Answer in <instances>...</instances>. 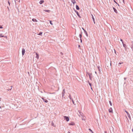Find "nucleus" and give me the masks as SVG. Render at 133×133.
Masks as SVG:
<instances>
[{
  "mask_svg": "<svg viewBox=\"0 0 133 133\" xmlns=\"http://www.w3.org/2000/svg\"><path fill=\"white\" fill-rule=\"evenodd\" d=\"M65 93V89H64L62 93V98H65V97L64 96V94Z\"/></svg>",
  "mask_w": 133,
  "mask_h": 133,
  "instance_id": "1",
  "label": "nucleus"
},
{
  "mask_svg": "<svg viewBox=\"0 0 133 133\" xmlns=\"http://www.w3.org/2000/svg\"><path fill=\"white\" fill-rule=\"evenodd\" d=\"M125 111L127 114L128 117L130 119H131V117H130V114L126 110H125Z\"/></svg>",
  "mask_w": 133,
  "mask_h": 133,
  "instance_id": "2",
  "label": "nucleus"
},
{
  "mask_svg": "<svg viewBox=\"0 0 133 133\" xmlns=\"http://www.w3.org/2000/svg\"><path fill=\"white\" fill-rule=\"evenodd\" d=\"M64 118L66 121L68 122L69 120V119L68 117L66 116H64Z\"/></svg>",
  "mask_w": 133,
  "mask_h": 133,
  "instance_id": "3",
  "label": "nucleus"
},
{
  "mask_svg": "<svg viewBox=\"0 0 133 133\" xmlns=\"http://www.w3.org/2000/svg\"><path fill=\"white\" fill-rule=\"evenodd\" d=\"M82 32H81V34H80L79 35V38H80V41H81V43L82 42Z\"/></svg>",
  "mask_w": 133,
  "mask_h": 133,
  "instance_id": "4",
  "label": "nucleus"
},
{
  "mask_svg": "<svg viewBox=\"0 0 133 133\" xmlns=\"http://www.w3.org/2000/svg\"><path fill=\"white\" fill-rule=\"evenodd\" d=\"M75 12L77 14V15L78 16V17H79L80 18H81V17L80 16L78 12L76 10H74Z\"/></svg>",
  "mask_w": 133,
  "mask_h": 133,
  "instance_id": "5",
  "label": "nucleus"
},
{
  "mask_svg": "<svg viewBox=\"0 0 133 133\" xmlns=\"http://www.w3.org/2000/svg\"><path fill=\"white\" fill-rule=\"evenodd\" d=\"M25 51V49L24 48H22V54L23 56L24 54Z\"/></svg>",
  "mask_w": 133,
  "mask_h": 133,
  "instance_id": "6",
  "label": "nucleus"
},
{
  "mask_svg": "<svg viewBox=\"0 0 133 133\" xmlns=\"http://www.w3.org/2000/svg\"><path fill=\"white\" fill-rule=\"evenodd\" d=\"M42 99L43 100V101L45 103H47L48 102V101L46 99H45L43 97H42Z\"/></svg>",
  "mask_w": 133,
  "mask_h": 133,
  "instance_id": "7",
  "label": "nucleus"
},
{
  "mask_svg": "<svg viewBox=\"0 0 133 133\" xmlns=\"http://www.w3.org/2000/svg\"><path fill=\"white\" fill-rule=\"evenodd\" d=\"M109 111L110 113H113V110L112 108H110V109H109Z\"/></svg>",
  "mask_w": 133,
  "mask_h": 133,
  "instance_id": "8",
  "label": "nucleus"
},
{
  "mask_svg": "<svg viewBox=\"0 0 133 133\" xmlns=\"http://www.w3.org/2000/svg\"><path fill=\"white\" fill-rule=\"evenodd\" d=\"M69 125H75V123L74 122H72L70 123H69Z\"/></svg>",
  "mask_w": 133,
  "mask_h": 133,
  "instance_id": "9",
  "label": "nucleus"
},
{
  "mask_svg": "<svg viewBox=\"0 0 133 133\" xmlns=\"http://www.w3.org/2000/svg\"><path fill=\"white\" fill-rule=\"evenodd\" d=\"M91 15L92 16V19H93V21L94 22V23L95 24V18L94 17V16H93V15L92 14H91Z\"/></svg>",
  "mask_w": 133,
  "mask_h": 133,
  "instance_id": "10",
  "label": "nucleus"
},
{
  "mask_svg": "<svg viewBox=\"0 0 133 133\" xmlns=\"http://www.w3.org/2000/svg\"><path fill=\"white\" fill-rule=\"evenodd\" d=\"M112 8L114 10V11L116 13H117V11L116 9L113 6Z\"/></svg>",
  "mask_w": 133,
  "mask_h": 133,
  "instance_id": "11",
  "label": "nucleus"
},
{
  "mask_svg": "<svg viewBox=\"0 0 133 133\" xmlns=\"http://www.w3.org/2000/svg\"><path fill=\"white\" fill-rule=\"evenodd\" d=\"M72 3L73 4H74L76 3V2L75 0H71Z\"/></svg>",
  "mask_w": 133,
  "mask_h": 133,
  "instance_id": "12",
  "label": "nucleus"
},
{
  "mask_svg": "<svg viewBox=\"0 0 133 133\" xmlns=\"http://www.w3.org/2000/svg\"><path fill=\"white\" fill-rule=\"evenodd\" d=\"M44 2V0H41L39 2V3L40 4H42Z\"/></svg>",
  "mask_w": 133,
  "mask_h": 133,
  "instance_id": "13",
  "label": "nucleus"
},
{
  "mask_svg": "<svg viewBox=\"0 0 133 133\" xmlns=\"http://www.w3.org/2000/svg\"><path fill=\"white\" fill-rule=\"evenodd\" d=\"M36 58H37V59H38L39 58V55L38 54H37V53H36Z\"/></svg>",
  "mask_w": 133,
  "mask_h": 133,
  "instance_id": "14",
  "label": "nucleus"
},
{
  "mask_svg": "<svg viewBox=\"0 0 133 133\" xmlns=\"http://www.w3.org/2000/svg\"><path fill=\"white\" fill-rule=\"evenodd\" d=\"M76 8L77 10H79V9H80L79 8V7L78 5H76Z\"/></svg>",
  "mask_w": 133,
  "mask_h": 133,
  "instance_id": "15",
  "label": "nucleus"
},
{
  "mask_svg": "<svg viewBox=\"0 0 133 133\" xmlns=\"http://www.w3.org/2000/svg\"><path fill=\"white\" fill-rule=\"evenodd\" d=\"M122 44H123V46L125 48H126L127 47L126 45V44H124V43H122Z\"/></svg>",
  "mask_w": 133,
  "mask_h": 133,
  "instance_id": "16",
  "label": "nucleus"
},
{
  "mask_svg": "<svg viewBox=\"0 0 133 133\" xmlns=\"http://www.w3.org/2000/svg\"><path fill=\"white\" fill-rule=\"evenodd\" d=\"M87 74H88L89 77L91 76L92 75V73H89L87 72Z\"/></svg>",
  "mask_w": 133,
  "mask_h": 133,
  "instance_id": "17",
  "label": "nucleus"
},
{
  "mask_svg": "<svg viewBox=\"0 0 133 133\" xmlns=\"http://www.w3.org/2000/svg\"><path fill=\"white\" fill-rule=\"evenodd\" d=\"M32 21L34 22H37V20L35 18H33L32 19Z\"/></svg>",
  "mask_w": 133,
  "mask_h": 133,
  "instance_id": "18",
  "label": "nucleus"
},
{
  "mask_svg": "<svg viewBox=\"0 0 133 133\" xmlns=\"http://www.w3.org/2000/svg\"><path fill=\"white\" fill-rule=\"evenodd\" d=\"M97 68L98 69L99 71V72H101V69H100V67L99 66H97Z\"/></svg>",
  "mask_w": 133,
  "mask_h": 133,
  "instance_id": "19",
  "label": "nucleus"
},
{
  "mask_svg": "<svg viewBox=\"0 0 133 133\" xmlns=\"http://www.w3.org/2000/svg\"><path fill=\"white\" fill-rule=\"evenodd\" d=\"M44 11L46 12H49L50 11V10H44Z\"/></svg>",
  "mask_w": 133,
  "mask_h": 133,
  "instance_id": "20",
  "label": "nucleus"
},
{
  "mask_svg": "<svg viewBox=\"0 0 133 133\" xmlns=\"http://www.w3.org/2000/svg\"><path fill=\"white\" fill-rule=\"evenodd\" d=\"M84 33L85 34L87 37H88V35L86 31L85 32H84Z\"/></svg>",
  "mask_w": 133,
  "mask_h": 133,
  "instance_id": "21",
  "label": "nucleus"
},
{
  "mask_svg": "<svg viewBox=\"0 0 133 133\" xmlns=\"http://www.w3.org/2000/svg\"><path fill=\"white\" fill-rule=\"evenodd\" d=\"M42 32H40L38 34V35L42 36Z\"/></svg>",
  "mask_w": 133,
  "mask_h": 133,
  "instance_id": "22",
  "label": "nucleus"
},
{
  "mask_svg": "<svg viewBox=\"0 0 133 133\" xmlns=\"http://www.w3.org/2000/svg\"><path fill=\"white\" fill-rule=\"evenodd\" d=\"M69 98H70V99L71 100H72V99H73L71 97V95L70 94L69 95Z\"/></svg>",
  "mask_w": 133,
  "mask_h": 133,
  "instance_id": "23",
  "label": "nucleus"
},
{
  "mask_svg": "<svg viewBox=\"0 0 133 133\" xmlns=\"http://www.w3.org/2000/svg\"><path fill=\"white\" fill-rule=\"evenodd\" d=\"M5 36L4 35H2V34H0V37H4Z\"/></svg>",
  "mask_w": 133,
  "mask_h": 133,
  "instance_id": "24",
  "label": "nucleus"
},
{
  "mask_svg": "<svg viewBox=\"0 0 133 133\" xmlns=\"http://www.w3.org/2000/svg\"><path fill=\"white\" fill-rule=\"evenodd\" d=\"M51 125H52V126H53L55 127L54 123L52 122H51Z\"/></svg>",
  "mask_w": 133,
  "mask_h": 133,
  "instance_id": "25",
  "label": "nucleus"
},
{
  "mask_svg": "<svg viewBox=\"0 0 133 133\" xmlns=\"http://www.w3.org/2000/svg\"><path fill=\"white\" fill-rule=\"evenodd\" d=\"M109 103L110 105L111 106H112V103H111V101H109Z\"/></svg>",
  "mask_w": 133,
  "mask_h": 133,
  "instance_id": "26",
  "label": "nucleus"
},
{
  "mask_svg": "<svg viewBox=\"0 0 133 133\" xmlns=\"http://www.w3.org/2000/svg\"><path fill=\"white\" fill-rule=\"evenodd\" d=\"M49 22H50V24L51 25H53V24L52 23V21H51V20H50L49 21Z\"/></svg>",
  "mask_w": 133,
  "mask_h": 133,
  "instance_id": "27",
  "label": "nucleus"
},
{
  "mask_svg": "<svg viewBox=\"0 0 133 133\" xmlns=\"http://www.w3.org/2000/svg\"><path fill=\"white\" fill-rule=\"evenodd\" d=\"M88 83H89V85L90 87H91V83L89 81L88 82Z\"/></svg>",
  "mask_w": 133,
  "mask_h": 133,
  "instance_id": "28",
  "label": "nucleus"
},
{
  "mask_svg": "<svg viewBox=\"0 0 133 133\" xmlns=\"http://www.w3.org/2000/svg\"><path fill=\"white\" fill-rule=\"evenodd\" d=\"M71 100L72 101L73 104H74V105H75V102H74V101L73 99H72V100Z\"/></svg>",
  "mask_w": 133,
  "mask_h": 133,
  "instance_id": "29",
  "label": "nucleus"
},
{
  "mask_svg": "<svg viewBox=\"0 0 133 133\" xmlns=\"http://www.w3.org/2000/svg\"><path fill=\"white\" fill-rule=\"evenodd\" d=\"M89 130L92 133H93V132L90 129H89Z\"/></svg>",
  "mask_w": 133,
  "mask_h": 133,
  "instance_id": "30",
  "label": "nucleus"
},
{
  "mask_svg": "<svg viewBox=\"0 0 133 133\" xmlns=\"http://www.w3.org/2000/svg\"><path fill=\"white\" fill-rule=\"evenodd\" d=\"M120 41L122 42V43H124L122 39H120Z\"/></svg>",
  "mask_w": 133,
  "mask_h": 133,
  "instance_id": "31",
  "label": "nucleus"
},
{
  "mask_svg": "<svg viewBox=\"0 0 133 133\" xmlns=\"http://www.w3.org/2000/svg\"><path fill=\"white\" fill-rule=\"evenodd\" d=\"M114 1L115 3L116 4H117V2L116 1H117L116 0H113Z\"/></svg>",
  "mask_w": 133,
  "mask_h": 133,
  "instance_id": "32",
  "label": "nucleus"
},
{
  "mask_svg": "<svg viewBox=\"0 0 133 133\" xmlns=\"http://www.w3.org/2000/svg\"><path fill=\"white\" fill-rule=\"evenodd\" d=\"M89 78L91 80L92 78V77L91 76L90 77H89Z\"/></svg>",
  "mask_w": 133,
  "mask_h": 133,
  "instance_id": "33",
  "label": "nucleus"
},
{
  "mask_svg": "<svg viewBox=\"0 0 133 133\" xmlns=\"http://www.w3.org/2000/svg\"><path fill=\"white\" fill-rule=\"evenodd\" d=\"M3 28L2 26L0 25V29H2Z\"/></svg>",
  "mask_w": 133,
  "mask_h": 133,
  "instance_id": "34",
  "label": "nucleus"
},
{
  "mask_svg": "<svg viewBox=\"0 0 133 133\" xmlns=\"http://www.w3.org/2000/svg\"><path fill=\"white\" fill-rule=\"evenodd\" d=\"M122 1H123V3L124 4H125V2L124 0H122Z\"/></svg>",
  "mask_w": 133,
  "mask_h": 133,
  "instance_id": "35",
  "label": "nucleus"
},
{
  "mask_svg": "<svg viewBox=\"0 0 133 133\" xmlns=\"http://www.w3.org/2000/svg\"><path fill=\"white\" fill-rule=\"evenodd\" d=\"M79 112L80 114L81 115H82V114H83V113L82 112H79Z\"/></svg>",
  "mask_w": 133,
  "mask_h": 133,
  "instance_id": "36",
  "label": "nucleus"
},
{
  "mask_svg": "<svg viewBox=\"0 0 133 133\" xmlns=\"http://www.w3.org/2000/svg\"><path fill=\"white\" fill-rule=\"evenodd\" d=\"M8 3L9 4V5H10V3L9 1H8Z\"/></svg>",
  "mask_w": 133,
  "mask_h": 133,
  "instance_id": "37",
  "label": "nucleus"
},
{
  "mask_svg": "<svg viewBox=\"0 0 133 133\" xmlns=\"http://www.w3.org/2000/svg\"><path fill=\"white\" fill-rule=\"evenodd\" d=\"M12 86H11V88L9 90H11V89H12Z\"/></svg>",
  "mask_w": 133,
  "mask_h": 133,
  "instance_id": "38",
  "label": "nucleus"
},
{
  "mask_svg": "<svg viewBox=\"0 0 133 133\" xmlns=\"http://www.w3.org/2000/svg\"><path fill=\"white\" fill-rule=\"evenodd\" d=\"M123 63L122 62V63H121V62H119V64H121L122 63Z\"/></svg>",
  "mask_w": 133,
  "mask_h": 133,
  "instance_id": "39",
  "label": "nucleus"
},
{
  "mask_svg": "<svg viewBox=\"0 0 133 133\" xmlns=\"http://www.w3.org/2000/svg\"><path fill=\"white\" fill-rule=\"evenodd\" d=\"M60 54L61 55H63V53L62 52H61Z\"/></svg>",
  "mask_w": 133,
  "mask_h": 133,
  "instance_id": "40",
  "label": "nucleus"
},
{
  "mask_svg": "<svg viewBox=\"0 0 133 133\" xmlns=\"http://www.w3.org/2000/svg\"><path fill=\"white\" fill-rule=\"evenodd\" d=\"M127 79V78L126 77H124V79L125 80L126 79Z\"/></svg>",
  "mask_w": 133,
  "mask_h": 133,
  "instance_id": "41",
  "label": "nucleus"
},
{
  "mask_svg": "<svg viewBox=\"0 0 133 133\" xmlns=\"http://www.w3.org/2000/svg\"><path fill=\"white\" fill-rule=\"evenodd\" d=\"M114 50L115 51V54H116V50H115V49H114ZM116 55H117L116 54Z\"/></svg>",
  "mask_w": 133,
  "mask_h": 133,
  "instance_id": "42",
  "label": "nucleus"
},
{
  "mask_svg": "<svg viewBox=\"0 0 133 133\" xmlns=\"http://www.w3.org/2000/svg\"><path fill=\"white\" fill-rule=\"evenodd\" d=\"M83 30L84 31V32L86 31L85 30V29H84Z\"/></svg>",
  "mask_w": 133,
  "mask_h": 133,
  "instance_id": "43",
  "label": "nucleus"
},
{
  "mask_svg": "<svg viewBox=\"0 0 133 133\" xmlns=\"http://www.w3.org/2000/svg\"><path fill=\"white\" fill-rule=\"evenodd\" d=\"M80 45H78V48H80Z\"/></svg>",
  "mask_w": 133,
  "mask_h": 133,
  "instance_id": "44",
  "label": "nucleus"
},
{
  "mask_svg": "<svg viewBox=\"0 0 133 133\" xmlns=\"http://www.w3.org/2000/svg\"><path fill=\"white\" fill-rule=\"evenodd\" d=\"M91 89L92 90H93V89H92V87H91Z\"/></svg>",
  "mask_w": 133,
  "mask_h": 133,
  "instance_id": "45",
  "label": "nucleus"
},
{
  "mask_svg": "<svg viewBox=\"0 0 133 133\" xmlns=\"http://www.w3.org/2000/svg\"><path fill=\"white\" fill-rule=\"evenodd\" d=\"M104 133H107V132L106 131H104Z\"/></svg>",
  "mask_w": 133,
  "mask_h": 133,
  "instance_id": "46",
  "label": "nucleus"
},
{
  "mask_svg": "<svg viewBox=\"0 0 133 133\" xmlns=\"http://www.w3.org/2000/svg\"><path fill=\"white\" fill-rule=\"evenodd\" d=\"M116 4L118 5V6H119V4H118L117 3V4Z\"/></svg>",
  "mask_w": 133,
  "mask_h": 133,
  "instance_id": "47",
  "label": "nucleus"
},
{
  "mask_svg": "<svg viewBox=\"0 0 133 133\" xmlns=\"http://www.w3.org/2000/svg\"><path fill=\"white\" fill-rule=\"evenodd\" d=\"M131 49H133V45H132L131 47Z\"/></svg>",
  "mask_w": 133,
  "mask_h": 133,
  "instance_id": "48",
  "label": "nucleus"
},
{
  "mask_svg": "<svg viewBox=\"0 0 133 133\" xmlns=\"http://www.w3.org/2000/svg\"><path fill=\"white\" fill-rule=\"evenodd\" d=\"M67 133H70V132L69 131H68Z\"/></svg>",
  "mask_w": 133,
  "mask_h": 133,
  "instance_id": "49",
  "label": "nucleus"
},
{
  "mask_svg": "<svg viewBox=\"0 0 133 133\" xmlns=\"http://www.w3.org/2000/svg\"><path fill=\"white\" fill-rule=\"evenodd\" d=\"M82 29L83 30V29H84L83 28H82Z\"/></svg>",
  "mask_w": 133,
  "mask_h": 133,
  "instance_id": "50",
  "label": "nucleus"
},
{
  "mask_svg": "<svg viewBox=\"0 0 133 133\" xmlns=\"http://www.w3.org/2000/svg\"><path fill=\"white\" fill-rule=\"evenodd\" d=\"M95 74H97V72L96 71H95Z\"/></svg>",
  "mask_w": 133,
  "mask_h": 133,
  "instance_id": "51",
  "label": "nucleus"
},
{
  "mask_svg": "<svg viewBox=\"0 0 133 133\" xmlns=\"http://www.w3.org/2000/svg\"><path fill=\"white\" fill-rule=\"evenodd\" d=\"M40 92L42 93H43V92L42 91H41Z\"/></svg>",
  "mask_w": 133,
  "mask_h": 133,
  "instance_id": "52",
  "label": "nucleus"
},
{
  "mask_svg": "<svg viewBox=\"0 0 133 133\" xmlns=\"http://www.w3.org/2000/svg\"><path fill=\"white\" fill-rule=\"evenodd\" d=\"M2 108L1 106H0V109H1Z\"/></svg>",
  "mask_w": 133,
  "mask_h": 133,
  "instance_id": "53",
  "label": "nucleus"
},
{
  "mask_svg": "<svg viewBox=\"0 0 133 133\" xmlns=\"http://www.w3.org/2000/svg\"><path fill=\"white\" fill-rule=\"evenodd\" d=\"M1 98H0V101H1Z\"/></svg>",
  "mask_w": 133,
  "mask_h": 133,
  "instance_id": "54",
  "label": "nucleus"
},
{
  "mask_svg": "<svg viewBox=\"0 0 133 133\" xmlns=\"http://www.w3.org/2000/svg\"><path fill=\"white\" fill-rule=\"evenodd\" d=\"M110 65L111 66V63H110Z\"/></svg>",
  "mask_w": 133,
  "mask_h": 133,
  "instance_id": "55",
  "label": "nucleus"
},
{
  "mask_svg": "<svg viewBox=\"0 0 133 133\" xmlns=\"http://www.w3.org/2000/svg\"><path fill=\"white\" fill-rule=\"evenodd\" d=\"M125 83V81L124 82V83Z\"/></svg>",
  "mask_w": 133,
  "mask_h": 133,
  "instance_id": "56",
  "label": "nucleus"
},
{
  "mask_svg": "<svg viewBox=\"0 0 133 133\" xmlns=\"http://www.w3.org/2000/svg\"><path fill=\"white\" fill-rule=\"evenodd\" d=\"M132 45H133V44Z\"/></svg>",
  "mask_w": 133,
  "mask_h": 133,
  "instance_id": "57",
  "label": "nucleus"
}]
</instances>
